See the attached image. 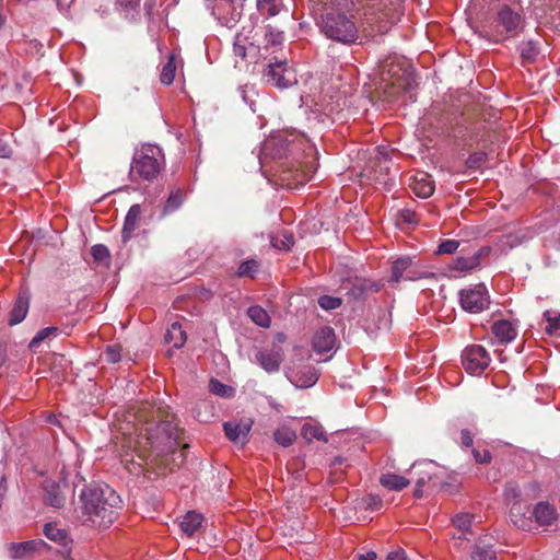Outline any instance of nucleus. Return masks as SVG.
<instances>
[{
  "mask_svg": "<svg viewBox=\"0 0 560 560\" xmlns=\"http://www.w3.org/2000/svg\"><path fill=\"white\" fill-rule=\"evenodd\" d=\"M45 491H46L45 501L47 504H49L54 508H60L63 504L65 498L62 497L60 488L57 483L46 482Z\"/></svg>",
  "mask_w": 560,
  "mask_h": 560,
  "instance_id": "c85d7f7f",
  "label": "nucleus"
},
{
  "mask_svg": "<svg viewBox=\"0 0 560 560\" xmlns=\"http://www.w3.org/2000/svg\"><path fill=\"white\" fill-rule=\"evenodd\" d=\"M91 255L95 261L101 264H108L110 259L109 250L103 244H96L92 246Z\"/></svg>",
  "mask_w": 560,
  "mask_h": 560,
  "instance_id": "58836bf2",
  "label": "nucleus"
},
{
  "mask_svg": "<svg viewBox=\"0 0 560 560\" xmlns=\"http://www.w3.org/2000/svg\"><path fill=\"white\" fill-rule=\"evenodd\" d=\"M212 527H179V537L180 538H191L197 535H199L200 529L202 530V535L205 536L207 534V529Z\"/></svg>",
  "mask_w": 560,
  "mask_h": 560,
  "instance_id": "603ef678",
  "label": "nucleus"
},
{
  "mask_svg": "<svg viewBox=\"0 0 560 560\" xmlns=\"http://www.w3.org/2000/svg\"><path fill=\"white\" fill-rule=\"evenodd\" d=\"M312 345L314 351L318 354H326L332 351L336 345L334 329L326 326L316 330Z\"/></svg>",
  "mask_w": 560,
  "mask_h": 560,
  "instance_id": "ddd939ff",
  "label": "nucleus"
},
{
  "mask_svg": "<svg viewBox=\"0 0 560 560\" xmlns=\"http://www.w3.org/2000/svg\"><path fill=\"white\" fill-rule=\"evenodd\" d=\"M271 244L277 249H289L294 244V238L291 234L283 232L280 236H272Z\"/></svg>",
  "mask_w": 560,
  "mask_h": 560,
  "instance_id": "79ce46f5",
  "label": "nucleus"
},
{
  "mask_svg": "<svg viewBox=\"0 0 560 560\" xmlns=\"http://www.w3.org/2000/svg\"><path fill=\"white\" fill-rule=\"evenodd\" d=\"M398 215L400 221L406 224H417L419 222L418 214L411 209H402Z\"/></svg>",
  "mask_w": 560,
  "mask_h": 560,
  "instance_id": "3c124183",
  "label": "nucleus"
},
{
  "mask_svg": "<svg viewBox=\"0 0 560 560\" xmlns=\"http://www.w3.org/2000/svg\"><path fill=\"white\" fill-rule=\"evenodd\" d=\"M459 302L466 312L481 313L490 305V295L483 283H478L459 291Z\"/></svg>",
  "mask_w": 560,
  "mask_h": 560,
  "instance_id": "0eeeda50",
  "label": "nucleus"
},
{
  "mask_svg": "<svg viewBox=\"0 0 560 560\" xmlns=\"http://www.w3.org/2000/svg\"><path fill=\"white\" fill-rule=\"evenodd\" d=\"M482 523L481 518L469 512H459L452 517V525H471Z\"/></svg>",
  "mask_w": 560,
  "mask_h": 560,
  "instance_id": "4c0bfd02",
  "label": "nucleus"
},
{
  "mask_svg": "<svg viewBox=\"0 0 560 560\" xmlns=\"http://www.w3.org/2000/svg\"><path fill=\"white\" fill-rule=\"evenodd\" d=\"M124 434L126 438L120 460L130 472H136L137 467L141 468L149 462L154 463L156 458L173 453L178 446V429L170 420L147 428L144 435L140 433L133 436L131 432Z\"/></svg>",
  "mask_w": 560,
  "mask_h": 560,
  "instance_id": "f257e3e1",
  "label": "nucleus"
},
{
  "mask_svg": "<svg viewBox=\"0 0 560 560\" xmlns=\"http://www.w3.org/2000/svg\"><path fill=\"white\" fill-rule=\"evenodd\" d=\"M158 0H145L143 4L144 14L149 22H154L158 16Z\"/></svg>",
  "mask_w": 560,
  "mask_h": 560,
  "instance_id": "a18cd8bd",
  "label": "nucleus"
},
{
  "mask_svg": "<svg viewBox=\"0 0 560 560\" xmlns=\"http://www.w3.org/2000/svg\"><path fill=\"white\" fill-rule=\"evenodd\" d=\"M11 148L7 142L0 139V158H9L11 155Z\"/></svg>",
  "mask_w": 560,
  "mask_h": 560,
  "instance_id": "13d9d810",
  "label": "nucleus"
},
{
  "mask_svg": "<svg viewBox=\"0 0 560 560\" xmlns=\"http://www.w3.org/2000/svg\"><path fill=\"white\" fill-rule=\"evenodd\" d=\"M45 536L56 545L69 549L72 539L65 527H44Z\"/></svg>",
  "mask_w": 560,
  "mask_h": 560,
  "instance_id": "aec40b11",
  "label": "nucleus"
},
{
  "mask_svg": "<svg viewBox=\"0 0 560 560\" xmlns=\"http://www.w3.org/2000/svg\"><path fill=\"white\" fill-rule=\"evenodd\" d=\"M459 529L460 535L458 537L460 538L462 536H465L469 532L470 527H459Z\"/></svg>",
  "mask_w": 560,
  "mask_h": 560,
  "instance_id": "e2e57ef3",
  "label": "nucleus"
},
{
  "mask_svg": "<svg viewBox=\"0 0 560 560\" xmlns=\"http://www.w3.org/2000/svg\"><path fill=\"white\" fill-rule=\"evenodd\" d=\"M209 392L220 397H231L233 396L234 389L231 386L212 378L209 382Z\"/></svg>",
  "mask_w": 560,
  "mask_h": 560,
  "instance_id": "e433bc0d",
  "label": "nucleus"
},
{
  "mask_svg": "<svg viewBox=\"0 0 560 560\" xmlns=\"http://www.w3.org/2000/svg\"><path fill=\"white\" fill-rule=\"evenodd\" d=\"M490 253H491V247L482 246L471 255H468V256L459 255L453 260V262L451 265V269L456 270V271H464V272L472 271L480 266L481 259L483 257L489 256Z\"/></svg>",
  "mask_w": 560,
  "mask_h": 560,
  "instance_id": "9d476101",
  "label": "nucleus"
},
{
  "mask_svg": "<svg viewBox=\"0 0 560 560\" xmlns=\"http://www.w3.org/2000/svg\"><path fill=\"white\" fill-rule=\"evenodd\" d=\"M256 360L267 373H275L283 361V351L280 347L264 349L256 353Z\"/></svg>",
  "mask_w": 560,
  "mask_h": 560,
  "instance_id": "f8f14e48",
  "label": "nucleus"
},
{
  "mask_svg": "<svg viewBox=\"0 0 560 560\" xmlns=\"http://www.w3.org/2000/svg\"><path fill=\"white\" fill-rule=\"evenodd\" d=\"M472 456L475 462L478 464H488L492 458L491 453L487 448H483L482 451L472 450Z\"/></svg>",
  "mask_w": 560,
  "mask_h": 560,
  "instance_id": "864d4df0",
  "label": "nucleus"
},
{
  "mask_svg": "<svg viewBox=\"0 0 560 560\" xmlns=\"http://www.w3.org/2000/svg\"><path fill=\"white\" fill-rule=\"evenodd\" d=\"M318 304L324 310H335L341 305V300L339 298L323 295L318 299Z\"/></svg>",
  "mask_w": 560,
  "mask_h": 560,
  "instance_id": "c03bdc74",
  "label": "nucleus"
},
{
  "mask_svg": "<svg viewBox=\"0 0 560 560\" xmlns=\"http://www.w3.org/2000/svg\"><path fill=\"white\" fill-rule=\"evenodd\" d=\"M318 376L315 368L304 366L294 374L291 382L299 388H308L318 381Z\"/></svg>",
  "mask_w": 560,
  "mask_h": 560,
  "instance_id": "6ab92c4d",
  "label": "nucleus"
},
{
  "mask_svg": "<svg viewBox=\"0 0 560 560\" xmlns=\"http://www.w3.org/2000/svg\"><path fill=\"white\" fill-rule=\"evenodd\" d=\"M264 77L268 83L280 89L289 88L298 82L294 71L282 61L268 65Z\"/></svg>",
  "mask_w": 560,
  "mask_h": 560,
  "instance_id": "1a4fd4ad",
  "label": "nucleus"
},
{
  "mask_svg": "<svg viewBox=\"0 0 560 560\" xmlns=\"http://www.w3.org/2000/svg\"><path fill=\"white\" fill-rule=\"evenodd\" d=\"M141 0H115V9L125 19L136 21L139 14Z\"/></svg>",
  "mask_w": 560,
  "mask_h": 560,
  "instance_id": "b1692460",
  "label": "nucleus"
},
{
  "mask_svg": "<svg viewBox=\"0 0 560 560\" xmlns=\"http://www.w3.org/2000/svg\"><path fill=\"white\" fill-rule=\"evenodd\" d=\"M369 500L370 501H369L368 505L371 508H377L382 504V500L378 497L371 495L369 498Z\"/></svg>",
  "mask_w": 560,
  "mask_h": 560,
  "instance_id": "bf43d9fd",
  "label": "nucleus"
},
{
  "mask_svg": "<svg viewBox=\"0 0 560 560\" xmlns=\"http://www.w3.org/2000/svg\"><path fill=\"white\" fill-rule=\"evenodd\" d=\"M460 444L464 447H469L472 445V435L469 430H467V429L462 430Z\"/></svg>",
  "mask_w": 560,
  "mask_h": 560,
  "instance_id": "6e6d98bb",
  "label": "nucleus"
},
{
  "mask_svg": "<svg viewBox=\"0 0 560 560\" xmlns=\"http://www.w3.org/2000/svg\"><path fill=\"white\" fill-rule=\"evenodd\" d=\"M323 34L343 45L355 44L359 39V28L355 22L343 13L328 12L322 18Z\"/></svg>",
  "mask_w": 560,
  "mask_h": 560,
  "instance_id": "39448f33",
  "label": "nucleus"
},
{
  "mask_svg": "<svg viewBox=\"0 0 560 560\" xmlns=\"http://www.w3.org/2000/svg\"><path fill=\"white\" fill-rule=\"evenodd\" d=\"M301 435L307 441L313 440L327 442L325 431L319 424L305 423L301 429Z\"/></svg>",
  "mask_w": 560,
  "mask_h": 560,
  "instance_id": "7c9ffc66",
  "label": "nucleus"
},
{
  "mask_svg": "<svg viewBox=\"0 0 560 560\" xmlns=\"http://www.w3.org/2000/svg\"><path fill=\"white\" fill-rule=\"evenodd\" d=\"M45 542L42 540H27L22 542L12 544L10 547V555L12 558H23L32 551L38 549L39 546H44Z\"/></svg>",
  "mask_w": 560,
  "mask_h": 560,
  "instance_id": "393cba45",
  "label": "nucleus"
},
{
  "mask_svg": "<svg viewBox=\"0 0 560 560\" xmlns=\"http://www.w3.org/2000/svg\"><path fill=\"white\" fill-rule=\"evenodd\" d=\"M524 26V18L518 9L503 4L488 25V36L495 43L517 36Z\"/></svg>",
  "mask_w": 560,
  "mask_h": 560,
  "instance_id": "20e7f679",
  "label": "nucleus"
},
{
  "mask_svg": "<svg viewBox=\"0 0 560 560\" xmlns=\"http://www.w3.org/2000/svg\"><path fill=\"white\" fill-rule=\"evenodd\" d=\"M521 497L520 488L516 485L509 483L504 489V498L508 502L512 503L510 509V517L511 522L516 525L521 518H517L520 514H522L523 506L518 502Z\"/></svg>",
  "mask_w": 560,
  "mask_h": 560,
  "instance_id": "f3484780",
  "label": "nucleus"
},
{
  "mask_svg": "<svg viewBox=\"0 0 560 560\" xmlns=\"http://www.w3.org/2000/svg\"><path fill=\"white\" fill-rule=\"evenodd\" d=\"M386 560H406V553H405L404 549L398 548L396 550L390 551L387 555Z\"/></svg>",
  "mask_w": 560,
  "mask_h": 560,
  "instance_id": "4d7b16f0",
  "label": "nucleus"
},
{
  "mask_svg": "<svg viewBox=\"0 0 560 560\" xmlns=\"http://www.w3.org/2000/svg\"><path fill=\"white\" fill-rule=\"evenodd\" d=\"M247 314L250 319L260 327L268 328L271 324L269 314L261 306H250L247 311Z\"/></svg>",
  "mask_w": 560,
  "mask_h": 560,
  "instance_id": "473e14b6",
  "label": "nucleus"
},
{
  "mask_svg": "<svg viewBox=\"0 0 560 560\" xmlns=\"http://www.w3.org/2000/svg\"><path fill=\"white\" fill-rule=\"evenodd\" d=\"M28 311V299L20 295L10 313V325H16L21 323Z\"/></svg>",
  "mask_w": 560,
  "mask_h": 560,
  "instance_id": "bb28decb",
  "label": "nucleus"
},
{
  "mask_svg": "<svg viewBox=\"0 0 560 560\" xmlns=\"http://www.w3.org/2000/svg\"><path fill=\"white\" fill-rule=\"evenodd\" d=\"M489 352L480 345L466 347L462 353V364L471 375H480L490 364Z\"/></svg>",
  "mask_w": 560,
  "mask_h": 560,
  "instance_id": "6e6552de",
  "label": "nucleus"
},
{
  "mask_svg": "<svg viewBox=\"0 0 560 560\" xmlns=\"http://www.w3.org/2000/svg\"><path fill=\"white\" fill-rule=\"evenodd\" d=\"M460 243L456 240H445L438 248V254H453L457 250Z\"/></svg>",
  "mask_w": 560,
  "mask_h": 560,
  "instance_id": "de8ad7c7",
  "label": "nucleus"
},
{
  "mask_svg": "<svg viewBox=\"0 0 560 560\" xmlns=\"http://www.w3.org/2000/svg\"><path fill=\"white\" fill-rule=\"evenodd\" d=\"M184 201V192L180 188L173 189L164 205L163 213L167 214L177 210Z\"/></svg>",
  "mask_w": 560,
  "mask_h": 560,
  "instance_id": "f704fd0d",
  "label": "nucleus"
},
{
  "mask_svg": "<svg viewBox=\"0 0 560 560\" xmlns=\"http://www.w3.org/2000/svg\"><path fill=\"white\" fill-rule=\"evenodd\" d=\"M176 56L171 54L167 62L162 67L160 80L164 85H171L174 82L176 73Z\"/></svg>",
  "mask_w": 560,
  "mask_h": 560,
  "instance_id": "2f4dec72",
  "label": "nucleus"
},
{
  "mask_svg": "<svg viewBox=\"0 0 560 560\" xmlns=\"http://www.w3.org/2000/svg\"><path fill=\"white\" fill-rule=\"evenodd\" d=\"M250 427L252 422L229 421L223 424L226 438L234 443H244L247 439Z\"/></svg>",
  "mask_w": 560,
  "mask_h": 560,
  "instance_id": "dca6fc26",
  "label": "nucleus"
},
{
  "mask_svg": "<svg viewBox=\"0 0 560 560\" xmlns=\"http://www.w3.org/2000/svg\"><path fill=\"white\" fill-rule=\"evenodd\" d=\"M58 330L59 329L57 327H55V326L46 327V328L40 329L35 335V337L31 340L30 349L35 351L38 348V346L40 345V342H43L44 340H46L48 338L56 337L57 334H58Z\"/></svg>",
  "mask_w": 560,
  "mask_h": 560,
  "instance_id": "c9c22d12",
  "label": "nucleus"
},
{
  "mask_svg": "<svg viewBox=\"0 0 560 560\" xmlns=\"http://www.w3.org/2000/svg\"><path fill=\"white\" fill-rule=\"evenodd\" d=\"M433 468L432 462H418L415 463L409 469V480L416 483L415 497H422V487L431 479V469Z\"/></svg>",
  "mask_w": 560,
  "mask_h": 560,
  "instance_id": "9b49d317",
  "label": "nucleus"
},
{
  "mask_svg": "<svg viewBox=\"0 0 560 560\" xmlns=\"http://www.w3.org/2000/svg\"><path fill=\"white\" fill-rule=\"evenodd\" d=\"M380 483L389 490L399 491L406 488L410 483V480L404 476L388 472L380 477Z\"/></svg>",
  "mask_w": 560,
  "mask_h": 560,
  "instance_id": "a878e982",
  "label": "nucleus"
},
{
  "mask_svg": "<svg viewBox=\"0 0 560 560\" xmlns=\"http://www.w3.org/2000/svg\"><path fill=\"white\" fill-rule=\"evenodd\" d=\"M538 54H539V48L535 42L528 40V42L522 44L521 56L525 61H533L537 57Z\"/></svg>",
  "mask_w": 560,
  "mask_h": 560,
  "instance_id": "a19ab883",
  "label": "nucleus"
},
{
  "mask_svg": "<svg viewBox=\"0 0 560 560\" xmlns=\"http://www.w3.org/2000/svg\"><path fill=\"white\" fill-rule=\"evenodd\" d=\"M486 158L485 152H475L468 156L466 165L469 168H477L486 161Z\"/></svg>",
  "mask_w": 560,
  "mask_h": 560,
  "instance_id": "8fccbe9b",
  "label": "nucleus"
},
{
  "mask_svg": "<svg viewBox=\"0 0 560 560\" xmlns=\"http://www.w3.org/2000/svg\"><path fill=\"white\" fill-rule=\"evenodd\" d=\"M121 358V347L118 345L108 346L104 351V360L108 363H117Z\"/></svg>",
  "mask_w": 560,
  "mask_h": 560,
  "instance_id": "37998d69",
  "label": "nucleus"
},
{
  "mask_svg": "<svg viewBox=\"0 0 560 560\" xmlns=\"http://www.w3.org/2000/svg\"><path fill=\"white\" fill-rule=\"evenodd\" d=\"M308 178H310V176L303 175L302 182L307 180Z\"/></svg>",
  "mask_w": 560,
  "mask_h": 560,
  "instance_id": "69168bd1",
  "label": "nucleus"
},
{
  "mask_svg": "<svg viewBox=\"0 0 560 560\" xmlns=\"http://www.w3.org/2000/svg\"><path fill=\"white\" fill-rule=\"evenodd\" d=\"M45 525L50 526V525H54V524L51 522H48Z\"/></svg>",
  "mask_w": 560,
  "mask_h": 560,
  "instance_id": "338daca9",
  "label": "nucleus"
},
{
  "mask_svg": "<svg viewBox=\"0 0 560 560\" xmlns=\"http://www.w3.org/2000/svg\"><path fill=\"white\" fill-rule=\"evenodd\" d=\"M468 560H497V552L490 542L480 538Z\"/></svg>",
  "mask_w": 560,
  "mask_h": 560,
  "instance_id": "5701e85b",
  "label": "nucleus"
},
{
  "mask_svg": "<svg viewBox=\"0 0 560 560\" xmlns=\"http://www.w3.org/2000/svg\"><path fill=\"white\" fill-rule=\"evenodd\" d=\"M266 39L271 45H280L283 42V33L279 31L269 30L266 33Z\"/></svg>",
  "mask_w": 560,
  "mask_h": 560,
  "instance_id": "5fc2aeb1",
  "label": "nucleus"
},
{
  "mask_svg": "<svg viewBox=\"0 0 560 560\" xmlns=\"http://www.w3.org/2000/svg\"><path fill=\"white\" fill-rule=\"evenodd\" d=\"M411 188L420 198H428L434 192V184L427 174H421L420 177L416 176L411 183Z\"/></svg>",
  "mask_w": 560,
  "mask_h": 560,
  "instance_id": "412c9836",
  "label": "nucleus"
},
{
  "mask_svg": "<svg viewBox=\"0 0 560 560\" xmlns=\"http://www.w3.org/2000/svg\"><path fill=\"white\" fill-rule=\"evenodd\" d=\"M258 267L259 265L255 259H248L240 265L236 273L238 277L254 278L255 273L258 270Z\"/></svg>",
  "mask_w": 560,
  "mask_h": 560,
  "instance_id": "ea45409f",
  "label": "nucleus"
},
{
  "mask_svg": "<svg viewBox=\"0 0 560 560\" xmlns=\"http://www.w3.org/2000/svg\"><path fill=\"white\" fill-rule=\"evenodd\" d=\"M435 275L409 256L397 258L392 266L390 282L418 281L434 278Z\"/></svg>",
  "mask_w": 560,
  "mask_h": 560,
  "instance_id": "423d86ee",
  "label": "nucleus"
},
{
  "mask_svg": "<svg viewBox=\"0 0 560 560\" xmlns=\"http://www.w3.org/2000/svg\"><path fill=\"white\" fill-rule=\"evenodd\" d=\"M557 72H558V74L560 75V67L558 68Z\"/></svg>",
  "mask_w": 560,
  "mask_h": 560,
  "instance_id": "774afa93",
  "label": "nucleus"
},
{
  "mask_svg": "<svg viewBox=\"0 0 560 560\" xmlns=\"http://www.w3.org/2000/svg\"><path fill=\"white\" fill-rule=\"evenodd\" d=\"M141 214L142 210L140 205L136 203L129 208L121 230V238L124 243H127L133 236L135 231L139 229Z\"/></svg>",
  "mask_w": 560,
  "mask_h": 560,
  "instance_id": "4468645a",
  "label": "nucleus"
},
{
  "mask_svg": "<svg viewBox=\"0 0 560 560\" xmlns=\"http://www.w3.org/2000/svg\"><path fill=\"white\" fill-rule=\"evenodd\" d=\"M246 38L237 35L233 45V52L235 56L244 59L246 57L247 47L245 45Z\"/></svg>",
  "mask_w": 560,
  "mask_h": 560,
  "instance_id": "09e8293b",
  "label": "nucleus"
},
{
  "mask_svg": "<svg viewBox=\"0 0 560 560\" xmlns=\"http://www.w3.org/2000/svg\"><path fill=\"white\" fill-rule=\"evenodd\" d=\"M544 318L547 322L545 331L551 337H560V313L548 310L544 312Z\"/></svg>",
  "mask_w": 560,
  "mask_h": 560,
  "instance_id": "cd10ccee",
  "label": "nucleus"
},
{
  "mask_svg": "<svg viewBox=\"0 0 560 560\" xmlns=\"http://www.w3.org/2000/svg\"><path fill=\"white\" fill-rule=\"evenodd\" d=\"M256 5L258 12L268 18L277 15L283 7L282 0H257Z\"/></svg>",
  "mask_w": 560,
  "mask_h": 560,
  "instance_id": "c756f323",
  "label": "nucleus"
},
{
  "mask_svg": "<svg viewBox=\"0 0 560 560\" xmlns=\"http://www.w3.org/2000/svg\"><path fill=\"white\" fill-rule=\"evenodd\" d=\"M165 164L163 150L156 144H142L136 149L130 164V177L144 180L154 179Z\"/></svg>",
  "mask_w": 560,
  "mask_h": 560,
  "instance_id": "7ed1b4c3",
  "label": "nucleus"
},
{
  "mask_svg": "<svg viewBox=\"0 0 560 560\" xmlns=\"http://www.w3.org/2000/svg\"><path fill=\"white\" fill-rule=\"evenodd\" d=\"M491 331L500 345L510 343L517 336L516 327L509 320L501 319L493 323Z\"/></svg>",
  "mask_w": 560,
  "mask_h": 560,
  "instance_id": "2eb2a0df",
  "label": "nucleus"
},
{
  "mask_svg": "<svg viewBox=\"0 0 560 560\" xmlns=\"http://www.w3.org/2000/svg\"><path fill=\"white\" fill-rule=\"evenodd\" d=\"M4 363V355L0 352V369L2 368Z\"/></svg>",
  "mask_w": 560,
  "mask_h": 560,
  "instance_id": "0e129e2a",
  "label": "nucleus"
},
{
  "mask_svg": "<svg viewBox=\"0 0 560 560\" xmlns=\"http://www.w3.org/2000/svg\"><path fill=\"white\" fill-rule=\"evenodd\" d=\"M378 154L383 156L385 160H387V153L385 148H378Z\"/></svg>",
  "mask_w": 560,
  "mask_h": 560,
  "instance_id": "680f3d73",
  "label": "nucleus"
},
{
  "mask_svg": "<svg viewBox=\"0 0 560 560\" xmlns=\"http://www.w3.org/2000/svg\"><path fill=\"white\" fill-rule=\"evenodd\" d=\"M359 560H376V553L373 551L360 555Z\"/></svg>",
  "mask_w": 560,
  "mask_h": 560,
  "instance_id": "052dcab7",
  "label": "nucleus"
},
{
  "mask_svg": "<svg viewBox=\"0 0 560 560\" xmlns=\"http://www.w3.org/2000/svg\"><path fill=\"white\" fill-rule=\"evenodd\" d=\"M203 522V515L200 513H197L196 511H188L184 520L178 525H201Z\"/></svg>",
  "mask_w": 560,
  "mask_h": 560,
  "instance_id": "49530a36",
  "label": "nucleus"
},
{
  "mask_svg": "<svg viewBox=\"0 0 560 560\" xmlns=\"http://www.w3.org/2000/svg\"><path fill=\"white\" fill-rule=\"evenodd\" d=\"M164 339L165 342L172 343L174 348L179 349L185 345L187 336L182 325L178 322H175L166 330Z\"/></svg>",
  "mask_w": 560,
  "mask_h": 560,
  "instance_id": "4be33fe9",
  "label": "nucleus"
},
{
  "mask_svg": "<svg viewBox=\"0 0 560 560\" xmlns=\"http://www.w3.org/2000/svg\"><path fill=\"white\" fill-rule=\"evenodd\" d=\"M275 441L281 446H290L296 439V433L289 427H281L273 433Z\"/></svg>",
  "mask_w": 560,
  "mask_h": 560,
  "instance_id": "72a5a7b5",
  "label": "nucleus"
},
{
  "mask_svg": "<svg viewBox=\"0 0 560 560\" xmlns=\"http://www.w3.org/2000/svg\"><path fill=\"white\" fill-rule=\"evenodd\" d=\"M533 516L538 525H551L557 520L556 508L548 502H539L535 505Z\"/></svg>",
  "mask_w": 560,
  "mask_h": 560,
  "instance_id": "a211bd4d",
  "label": "nucleus"
},
{
  "mask_svg": "<svg viewBox=\"0 0 560 560\" xmlns=\"http://www.w3.org/2000/svg\"><path fill=\"white\" fill-rule=\"evenodd\" d=\"M83 513L91 522L113 524L122 508V501L108 485H91L80 494Z\"/></svg>",
  "mask_w": 560,
  "mask_h": 560,
  "instance_id": "f03ea898",
  "label": "nucleus"
}]
</instances>
